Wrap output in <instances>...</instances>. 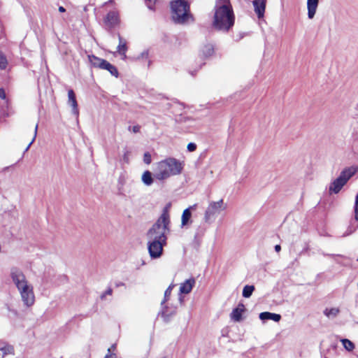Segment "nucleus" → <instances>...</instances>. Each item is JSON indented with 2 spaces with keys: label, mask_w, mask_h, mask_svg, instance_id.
Masks as SVG:
<instances>
[{
  "label": "nucleus",
  "mask_w": 358,
  "mask_h": 358,
  "mask_svg": "<svg viewBox=\"0 0 358 358\" xmlns=\"http://www.w3.org/2000/svg\"><path fill=\"white\" fill-rule=\"evenodd\" d=\"M234 14L229 0H216L213 26L217 30L228 31L234 24Z\"/></svg>",
  "instance_id": "1"
},
{
  "label": "nucleus",
  "mask_w": 358,
  "mask_h": 358,
  "mask_svg": "<svg viewBox=\"0 0 358 358\" xmlns=\"http://www.w3.org/2000/svg\"><path fill=\"white\" fill-rule=\"evenodd\" d=\"M183 168V162L174 157H166L154 164V177L157 180L164 181L181 174Z\"/></svg>",
  "instance_id": "2"
},
{
  "label": "nucleus",
  "mask_w": 358,
  "mask_h": 358,
  "mask_svg": "<svg viewBox=\"0 0 358 358\" xmlns=\"http://www.w3.org/2000/svg\"><path fill=\"white\" fill-rule=\"evenodd\" d=\"M11 278L20 292L24 304L27 307L34 305L35 296L33 287L29 285L23 273L17 268H13L11 271Z\"/></svg>",
  "instance_id": "3"
},
{
  "label": "nucleus",
  "mask_w": 358,
  "mask_h": 358,
  "mask_svg": "<svg viewBox=\"0 0 358 358\" xmlns=\"http://www.w3.org/2000/svg\"><path fill=\"white\" fill-rule=\"evenodd\" d=\"M171 207V203H168L165 206L162 215L148 232V241H166V234L169 231V224L170 223L169 210Z\"/></svg>",
  "instance_id": "4"
},
{
  "label": "nucleus",
  "mask_w": 358,
  "mask_h": 358,
  "mask_svg": "<svg viewBox=\"0 0 358 358\" xmlns=\"http://www.w3.org/2000/svg\"><path fill=\"white\" fill-rule=\"evenodd\" d=\"M171 17L175 22L184 24L192 20L189 5L185 0L171 1Z\"/></svg>",
  "instance_id": "5"
},
{
  "label": "nucleus",
  "mask_w": 358,
  "mask_h": 358,
  "mask_svg": "<svg viewBox=\"0 0 358 358\" xmlns=\"http://www.w3.org/2000/svg\"><path fill=\"white\" fill-rule=\"evenodd\" d=\"M227 208V204L222 199L210 201L204 213L203 220L205 222L208 224L214 222L217 215Z\"/></svg>",
  "instance_id": "6"
},
{
  "label": "nucleus",
  "mask_w": 358,
  "mask_h": 358,
  "mask_svg": "<svg viewBox=\"0 0 358 358\" xmlns=\"http://www.w3.org/2000/svg\"><path fill=\"white\" fill-rule=\"evenodd\" d=\"M356 171L357 169L355 167H350L344 169L339 176L331 184L329 187L330 193H338L342 187L347 183L348 180L355 174Z\"/></svg>",
  "instance_id": "7"
},
{
  "label": "nucleus",
  "mask_w": 358,
  "mask_h": 358,
  "mask_svg": "<svg viewBox=\"0 0 358 358\" xmlns=\"http://www.w3.org/2000/svg\"><path fill=\"white\" fill-rule=\"evenodd\" d=\"M91 66L98 67L101 69L106 70L110 73L111 76L115 78H117L119 76L117 69L114 65L105 59L94 56H91Z\"/></svg>",
  "instance_id": "8"
},
{
  "label": "nucleus",
  "mask_w": 358,
  "mask_h": 358,
  "mask_svg": "<svg viewBox=\"0 0 358 358\" xmlns=\"http://www.w3.org/2000/svg\"><path fill=\"white\" fill-rule=\"evenodd\" d=\"M166 241H148V250L151 259H159L163 254V248Z\"/></svg>",
  "instance_id": "9"
},
{
  "label": "nucleus",
  "mask_w": 358,
  "mask_h": 358,
  "mask_svg": "<svg viewBox=\"0 0 358 358\" xmlns=\"http://www.w3.org/2000/svg\"><path fill=\"white\" fill-rule=\"evenodd\" d=\"M119 23L120 18L116 11L109 12L104 19L105 25L109 28L115 27Z\"/></svg>",
  "instance_id": "10"
},
{
  "label": "nucleus",
  "mask_w": 358,
  "mask_h": 358,
  "mask_svg": "<svg viewBox=\"0 0 358 358\" xmlns=\"http://www.w3.org/2000/svg\"><path fill=\"white\" fill-rule=\"evenodd\" d=\"M267 0H253L252 5L254 10L258 18H263L266 10Z\"/></svg>",
  "instance_id": "11"
},
{
  "label": "nucleus",
  "mask_w": 358,
  "mask_h": 358,
  "mask_svg": "<svg viewBox=\"0 0 358 358\" xmlns=\"http://www.w3.org/2000/svg\"><path fill=\"white\" fill-rule=\"evenodd\" d=\"M195 283L196 280L194 278H189L183 282L180 283L179 289L180 294H189L195 285Z\"/></svg>",
  "instance_id": "12"
},
{
  "label": "nucleus",
  "mask_w": 358,
  "mask_h": 358,
  "mask_svg": "<svg viewBox=\"0 0 358 358\" xmlns=\"http://www.w3.org/2000/svg\"><path fill=\"white\" fill-rule=\"evenodd\" d=\"M194 206H189V208L185 209L182 212L181 216V227H185L191 224L192 222V212L191 210L193 209Z\"/></svg>",
  "instance_id": "13"
},
{
  "label": "nucleus",
  "mask_w": 358,
  "mask_h": 358,
  "mask_svg": "<svg viewBox=\"0 0 358 358\" xmlns=\"http://www.w3.org/2000/svg\"><path fill=\"white\" fill-rule=\"evenodd\" d=\"M319 5V0H307L308 17L310 20L314 18Z\"/></svg>",
  "instance_id": "14"
},
{
  "label": "nucleus",
  "mask_w": 358,
  "mask_h": 358,
  "mask_svg": "<svg viewBox=\"0 0 358 358\" xmlns=\"http://www.w3.org/2000/svg\"><path fill=\"white\" fill-rule=\"evenodd\" d=\"M245 312V307L243 304H239L234 308L230 314L231 319L234 322L242 320V315Z\"/></svg>",
  "instance_id": "15"
},
{
  "label": "nucleus",
  "mask_w": 358,
  "mask_h": 358,
  "mask_svg": "<svg viewBox=\"0 0 358 358\" xmlns=\"http://www.w3.org/2000/svg\"><path fill=\"white\" fill-rule=\"evenodd\" d=\"M119 38V44L117 48V52L122 57V59H125L127 58L126 52L127 51V43L124 39H123L120 34H118Z\"/></svg>",
  "instance_id": "16"
},
{
  "label": "nucleus",
  "mask_w": 358,
  "mask_h": 358,
  "mask_svg": "<svg viewBox=\"0 0 358 358\" xmlns=\"http://www.w3.org/2000/svg\"><path fill=\"white\" fill-rule=\"evenodd\" d=\"M155 179L154 174L150 171H145L141 176V181L146 186L152 185Z\"/></svg>",
  "instance_id": "17"
},
{
  "label": "nucleus",
  "mask_w": 358,
  "mask_h": 358,
  "mask_svg": "<svg viewBox=\"0 0 358 358\" xmlns=\"http://www.w3.org/2000/svg\"><path fill=\"white\" fill-rule=\"evenodd\" d=\"M281 316L279 314L272 313L269 312H263L259 314V319L261 320H273L275 322H279Z\"/></svg>",
  "instance_id": "18"
},
{
  "label": "nucleus",
  "mask_w": 358,
  "mask_h": 358,
  "mask_svg": "<svg viewBox=\"0 0 358 358\" xmlns=\"http://www.w3.org/2000/svg\"><path fill=\"white\" fill-rule=\"evenodd\" d=\"M200 52L203 57H210L214 53L213 45L210 43L205 44L202 46Z\"/></svg>",
  "instance_id": "19"
},
{
  "label": "nucleus",
  "mask_w": 358,
  "mask_h": 358,
  "mask_svg": "<svg viewBox=\"0 0 358 358\" xmlns=\"http://www.w3.org/2000/svg\"><path fill=\"white\" fill-rule=\"evenodd\" d=\"M340 310L338 308H327L324 310V314L329 319L335 318Z\"/></svg>",
  "instance_id": "20"
},
{
  "label": "nucleus",
  "mask_w": 358,
  "mask_h": 358,
  "mask_svg": "<svg viewBox=\"0 0 358 358\" xmlns=\"http://www.w3.org/2000/svg\"><path fill=\"white\" fill-rule=\"evenodd\" d=\"M69 103L72 106L73 110H76L78 108V103L76 98V94L73 90L68 91Z\"/></svg>",
  "instance_id": "21"
},
{
  "label": "nucleus",
  "mask_w": 358,
  "mask_h": 358,
  "mask_svg": "<svg viewBox=\"0 0 358 358\" xmlns=\"http://www.w3.org/2000/svg\"><path fill=\"white\" fill-rule=\"evenodd\" d=\"M341 342L347 351L351 352L355 349V344L349 339L343 338L341 340Z\"/></svg>",
  "instance_id": "22"
},
{
  "label": "nucleus",
  "mask_w": 358,
  "mask_h": 358,
  "mask_svg": "<svg viewBox=\"0 0 358 358\" xmlns=\"http://www.w3.org/2000/svg\"><path fill=\"white\" fill-rule=\"evenodd\" d=\"M254 290L255 287L253 285H245L243 289V296L245 298L250 297Z\"/></svg>",
  "instance_id": "23"
},
{
  "label": "nucleus",
  "mask_w": 358,
  "mask_h": 358,
  "mask_svg": "<svg viewBox=\"0 0 358 358\" xmlns=\"http://www.w3.org/2000/svg\"><path fill=\"white\" fill-rule=\"evenodd\" d=\"M0 352H2V357L8 354H13L14 353V348L11 345H6L0 349Z\"/></svg>",
  "instance_id": "24"
},
{
  "label": "nucleus",
  "mask_w": 358,
  "mask_h": 358,
  "mask_svg": "<svg viewBox=\"0 0 358 358\" xmlns=\"http://www.w3.org/2000/svg\"><path fill=\"white\" fill-rule=\"evenodd\" d=\"M8 65V61L5 55L0 52V69H6Z\"/></svg>",
  "instance_id": "25"
},
{
  "label": "nucleus",
  "mask_w": 358,
  "mask_h": 358,
  "mask_svg": "<svg viewBox=\"0 0 358 358\" xmlns=\"http://www.w3.org/2000/svg\"><path fill=\"white\" fill-rule=\"evenodd\" d=\"M354 211H355V220L358 221V192L355 197Z\"/></svg>",
  "instance_id": "26"
},
{
  "label": "nucleus",
  "mask_w": 358,
  "mask_h": 358,
  "mask_svg": "<svg viewBox=\"0 0 358 358\" xmlns=\"http://www.w3.org/2000/svg\"><path fill=\"white\" fill-rule=\"evenodd\" d=\"M151 155L150 153L148 152H145L143 155V162L146 164H150L151 163Z\"/></svg>",
  "instance_id": "27"
},
{
  "label": "nucleus",
  "mask_w": 358,
  "mask_h": 358,
  "mask_svg": "<svg viewBox=\"0 0 358 358\" xmlns=\"http://www.w3.org/2000/svg\"><path fill=\"white\" fill-rule=\"evenodd\" d=\"M113 293V289L111 288H108L101 295V299H105L106 296H111Z\"/></svg>",
  "instance_id": "28"
},
{
  "label": "nucleus",
  "mask_w": 358,
  "mask_h": 358,
  "mask_svg": "<svg viewBox=\"0 0 358 358\" xmlns=\"http://www.w3.org/2000/svg\"><path fill=\"white\" fill-rule=\"evenodd\" d=\"M173 288V285H171L169 286V287L165 291V293H164L165 300H167L169 296L171 295Z\"/></svg>",
  "instance_id": "29"
},
{
  "label": "nucleus",
  "mask_w": 358,
  "mask_h": 358,
  "mask_svg": "<svg viewBox=\"0 0 358 358\" xmlns=\"http://www.w3.org/2000/svg\"><path fill=\"white\" fill-rule=\"evenodd\" d=\"M187 149L189 152H194L196 149V145L194 143H189L187 144Z\"/></svg>",
  "instance_id": "30"
},
{
  "label": "nucleus",
  "mask_w": 358,
  "mask_h": 358,
  "mask_svg": "<svg viewBox=\"0 0 358 358\" xmlns=\"http://www.w3.org/2000/svg\"><path fill=\"white\" fill-rule=\"evenodd\" d=\"M126 180H127V177H126L125 174H122L119 177L118 182L120 185H123L125 183Z\"/></svg>",
  "instance_id": "31"
},
{
  "label": "nucleus",
  "mask_w": 358,
  "mask_h": 358,
  "mask_svg": "<svg viewBox=\"0 0 358 358\" xmlns=\"http://www.w3.org/2000/svg\"><path fill=\"white\" fill-rule=\"evenodd\" d=\"M129 156H130V152L129 151H126L123 155V160L126 162V163H129Z\"/></svg>",
  "instance_id": "32"
},
{
  "label": "nucleus",
  "mask_w": 358,
  "mask_h": 358,
  "mask_svg": "<svg viewBox=\"0 0 358 358\" xmlns=\"http://www.w3.org/2000/svg\"><path fill=\"white\" fill-rule=\"evenodd\" d=\"M0 98L2 99H6V92L3 88H0Z\"/></svg>",
  "instance_id": "33"
},
{
  "label": "nucleus",
  "mask_w": 358,
  "mask_h": 358,
  "mask_svg": "<svg viewBox=\"0 0 358 358\" xmlns=\"http://www.w3.org/2000/svg\"><path fill=\"white\" fill-rule=\"evenodd\" d=\"M148 56V52L147 51H143L141 55L138 57V59H147Z\"/></svg>",
  "instance_id": "34"
},
{
  "label": "nucleus",
  "mask_w": 358,
  "mask_h": 358,
  "mask_svg": "<svg viewBox=\"0 0 358 358\" xmlns=\"http://www.w3.org/2000/svg\"><path fill=\"white\" fill-rule=\"evenodd\" d=\"M105 358H116V356H115V355L110 354V355H106L105 356Z\"/></svg>",
  "instance_id": "35"
},
{
  "label": "nucleus",
  "mask_w": 358,
  "mask_h": 358,
  "mask_svg": "<svg viewBox=\"0 0 358 358\" xmlns=\"http://www.w3.org/2000/svg\"><path fill=\"white\" fill-rule=\"evenodd\" d=\"M280 250H281V247H280V245H276L275 246V250L277 252H280Z\"/></svg>",
  "instance_id": "36"
},
{
  "label": "nucleus",
  "mask_w": 358,
  "mask_h": 358,
  "mask_svg": "<svg viewBox=\"0 0 358 358\" xmlns=\"http://www.w3.org/2000/svg\"><path fill=\"white\" fill-rule=\"evenodd\" d=\"M59 11L61 12V13H64V12L66 11V9L63 6H59Z\"/></svg>",
  "instance_id": "37"
},
{
  "label": "nucleus",
  "mask_w": 358,
  "mask_h": 358,
  "mask_svg": "<svg viewBox=\"0 0 358 358\" xmlns=\"http://www.w3.org/2000/svg\"><path fill=\"white\" fill-rule=\"evenodd\" d=\"M133 131L134 132H137L138 131V127H134V129H133Z\"/></svg>",
  "instance_id": "38"
},
{
  "label": "nucleus",
  "mask_w": 358,
  "mask_h": 358,
  "mask_svg": "<svg viewBox=\"0 0 358 358\" xmlns=\"http://www.w3.org/2000/svg\"><path fill=\"white\" fill-rule=\"evenodd\" d=\"M37 126L35 127V134L36 133Z\"/></svg>",
  "instance_id": "39"
},
{
  "label": "nucleus",
  "mask_w": 358,
  "mask_h": 358,
  "mask_svg": "<svg viewBox=\"0 0 358 358\" xmlns=\"http://www.w3.org/2000/svg\"><path fill=\"white\" fill-rule=\"evenodd\" d=\"M357 261H358V258H357Z\"/></svg>",
  "instance_id": "40"
}]
</instances>
